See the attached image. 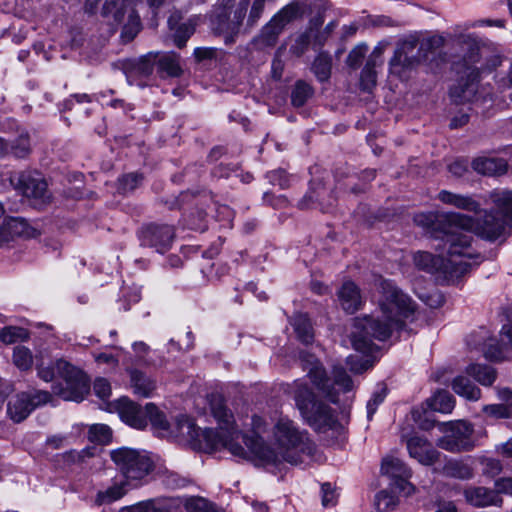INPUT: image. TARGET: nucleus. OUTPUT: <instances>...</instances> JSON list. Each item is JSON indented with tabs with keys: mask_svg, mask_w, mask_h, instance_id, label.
I'll return each mask as SVG.
<instances>
[{
	"mask_svg": "<svg viewBox=\"0 0 512 512\" xmlns=\"http://www.w3.org/2000/svg\"><path fill=\"white\" fill-rule=\"evenodd\" d=\"M438 199L442 203L457 209L481 214L478 217H472L462 213L450 212L449 215L444 216L446 224L456 227L458 233L467 235L474 233L484 240L495 241L505 231V218L512 220V190L494 189L489 194L490 202L503 217L496 216L492 210L481 209L480 202L472 195L442 190L438 193Z\"/></svg>",
	"mask_w": 512,
	"mask_h": 512,
	"instance_id": "1",
	"label": "nucleus"
},
{
	"mask_svg": "<svg viewBox=\"0 0 512 512\" xmlns=\"http://www.w3.org/2000/svg\"><path fill=\"white\" fill-rule=\"evenodd\" d=\"M382 295L379 299L380 315H365L354 319L351 342L356 351L370 353L374 340L385 341L393 330L402 328L404 320L415 311L411 298L391 281L381 283Z\"/></svg>",
	"mask_w": 512,
	"mask_h": 512,
	"instance_id": "2",
	"label": "nucleus"
},
{
	"mask_svg": "<svg viewBox=\"0 0 512 512\" xmlns=\"http://www.w3.org/2000/svg\"><path fill=\"white\" fill-rule=\"evenodd\" d=\"M272 434L274 448L267 446L258 435L247 436L240 432L239 439L245 444L243 448L247 453L246 457L240 458L264 467H277L284 462L291 465L303 463L316 451V445L307 432L300 430L288 417L277 419Z\"/></svg>",
	"mask_w": 512,
	"mask_h": 512,
	"instance_id": "3",
	"label": "nucleus"
},
{
	"mask_svg": "<svg viewBox=\"0 0 512 512\" xmlns=\"http://www.w3.org/2000/svg\"><path fill=\"white\" fill-rule=\"evenodd\" d=\"M212 414L218 423L217 429L201 430L186 416L176 421V434L194 449L208 453L227 449L235 457H246V450L239 442L240 431L234 424L232 413L221 402L212 404Z\"/></svg>",
	"mask_w": 512,
	"mask_h": 512,
	"instance_id": "4",
	"label": "nucleus"
},
{
	"mask_svg": "<svg viewBox=\"0 0 512 512\" xmlns=\"http://www.w3.org/2000/svg\"><path fill=\"white\" fill-rule=\"evenodd\" d=\"M453 40L456 44L467 48L463 58L467 66L465 72L467 77L461 78L450 89L451 99L456 104L491 101V97L482 95L478 90V81L481 71H491L501 64L500 55L492 45L478 41L472 34L454 35Z\"/></svg>",
	"mask_w": 512,
	"mask_h": 512,
	"instance_id": "5",
	"label": "nucleus"
},
{
	"mask_svg": "<svg viewBox=\"0 0 512 512\" xmlns=\"http://www.w3.org/2000/svg\"><path fill=\"white\" fill-rule=\"evenodd\" d=\"M283 390L294 399L302 417L316 431L324 432L336 425L334 411L325 403L316 400L306 382L297 379L285 384Z\"/></svg>",
	"mask_w": 512,
	"mask_h": 512,
	"instance_id": "6",
	"label": "nucleus"
},
{
	"mask_svg": "<svg viewBox=\"0 0 512 512\" xmlns=\"http://www.w3.org/2000/svg\"><path fill=\"white\" fill-rule=\"evenodd\" d=\"M36 358V368L38 376L46 381H52L55 373L65 381V387H54L53 392L66 401L80 402L89 392V379L79 368L71 365L65 360H57L54 366H45L44 360L38 355Z\"/></svg>",
	"mask_w": 512,
	"mask_h": 512,
	"instance_id": "7",
	"label": "nucleus"
},
{
	"mask_svg": "<svg viewBox=\"0 0 512 512\" xmlns=\"http://www.w3.org/2000/svg\"><path fill=\"white\" fill-rule=\"evenodd\" d=\"M449 214L418 213L414 216V222L417 226L430 231L435 238H440L452 257L458 255L471 256L473 254V237L458 233L456 227L448 226L444 221V216Z\"/></svg>",
	"mask_w": 512,
	"mask_h": 512,
	"instance_id": "8",
	"label": "nucleus"
},
{
	"mask_svg": "<svg viewBox=\"0 0 512 512\" xmlns=\"http://www.w3.org/2000/svg\"><path fill=\"white\" fill-rule=\"evenodd\" d=\"M301 361L304 362L303 369L307 370L308 377L317 390L330 402L338 403L340 392L346 393L353 390L354 385L346 370L340 366H334L333 382L327 377L326 371L321 363L309 354H301Z\"/></svg>",
	"mask_w": 512,
	"mask_h": 512,
	"instance_id": "9",
	"label": "nucleus"
},
{
	"mask_svg": "<svg viewBox=\"0 0 512 512\" xmlns=\"http://www.w3.org/2000/svg\"><path fill=\"white\" fill-rule=\"evenodd\" d=\"M443 248L447 250L444 246ZM482 260L483 257L474 248L471 256L458 255L457 257H452L447 253L446 259L425 251H419L414 255V263L419 269L429 273L442 271L450 278L463 276L473 265H479Z\"/></svg>",
	"mask_w": 512,
	"mask_h": 512,
	"instance_id": "10",
	"label": "nucleus"
},
{
	"mask_svg": "<svg viewBox=\"0 0 512 512\" xmlns=\"http://www.w3.org/2000/svg\"><path fill=\"white\" fill-rule=\"evenodd\" d=\"M116 468L133 487L144 484L154 469V463L146 451L121 447L110 452Z\"/></svg>",
	"mask_w": 512,
	"mask_h": 512,
	"instance_id": "11",
	"label": "nucleus"
},
{
	"mask_svg": "<svg viewBox=\"0 0 512 512\" xmlns=\"http://www.w3.org/2000/svg\"><path fill=\"white\" fill-rule=\"evenodd\" d=\"M300 16L301 8L298 3L287 4L262 27L259 34L253 39L255 46L259 49L273 47L286 25Z\"/></svg>",
	"mask_w": 512,
	"mask_h": 512,
	"instance_id": "12",
	"label": "nucleus"
},
{
	"mask_svg": "<svg viewBox=\"0 0 512 512\" xmlns=\"http://www.w3.org/2000/svg\"><path fill=\"white\" fill-rule=\"evenodd\" d=\"M419 44V34L413 33L401 38L396 45L394 55L390 59V73L404 78L406 73L420 64L418 51L414 53Z\"/></svg>",
	"mask_w": 512,
	"mask_h": 512,
	"instance_id": "13",
	"label": "nucleus"
},
{
	"mask_svg": "<svg viewBox=\"0 0 512 512\" xmlns=\"http://www.w3.org/2000/svg\"><path fill=\"white\" fill-rule=\"evenodd\" d=\"M473 433V425L466 421L451 423L438 439L437 446L451 453L471 451L476 446Z\"/></svg>",
	"mask_w": 512,
	"mask_h": 512,
	"instance_id": "14",
	"label": "nucleus"
},
{
	"mask_svg": "<svg viewBox=\"0 0 512 512\" xmlns=\"http://www.w3.org/2000/svg\"><path fill=\"white\" fill-rule=\"evenodd\" d=\"M51 394L47 391L22 392L10 397L7 414L14 422H21L37 407L48 403Z\"/></svg>",
	"mask_w": 512,
	"mask_h": 512,
	"instance_id": "15",
	"label": "nucleus"
},
{
	"mask_svg": "<svg viewBox=\"0 0 512 512\" xmlns=\"http://www.w3.org/2000/svg\"><path fill=\"white\" fill-rule=\"evenodd\" d=\"M17 189L24 197L30 199L33 205H43L51 199L46 180L36 171L21 172L18 176Z\"/></svg>",
	"mask_w": 512,
	"mask_h": 512,
	"instance_id": "16",
	"label": "nucleus"
},
{
	"mask_svg": "<svg viewBox=\"0 0 512 512\" xmlns=\"http://www.w3.org/2000/svg\"><path fill=\"white\" fill-rule=\"evenodd\" d=\"M235 0H219V4L214 8L210 16L212 29L224 36L226 44L235 42V38L239 35L240 29L232 30V13L228 9Z\"/></svg>",
	"mask_w": 512,
	"mask_h": 512,
	"instance_id": "17",
	"label": "nucleus"
},
{
	"mask_svg": "<svg viewBox=\"0 0 512 512\" xmlns=\"http://www.w3.org/2000/svg\"><path fill=\"white\" fill-rule=\"evenodd\" d=\"M174 229L170 225L151 224L140 232L141 245L154 248L159 253H165L174 239Z\"/></svg>",
	"mask_w": 512,
	"mask_h": 512,
	"instance_id": "18",
	"label": "nucleus"
},
{
	"mask_svg": "<svg viewBox=\"0 0 512 512\" xmlns=\"http://www.w3.org/2000/svg\"><path fill=\"white\" fill-rule=\"evenodd\" d=\"M381 472L393 480L392 484L399 492L409 495L414 490V487L408 481L412 472L400 459L394 457L384 458Z\"/></svg>",
	"mask_w": 512,
	"mask_h": 512,
	"instance_id": "19",
	"label": "nucleus"
},
{
	"mask_svg": "<svg viewBox=\"0 0 512 512\" xmlns=\"http://www.w3.org/2000/svg\"><path fill=\"white\" fill-rule=\"evenodd\" d=\"M463 495L466 502L476 508L501 507L504 502L494 489L484 486H470L464 490Z\"/></svg>",
	"mask_w": 512,
	"mask_h": 512,
	"instance_id": "20",
	"label": "nucleus"
},
{
	"mask_svg": "<svg viewBox=\"0 0 512 512\" xmlns=\"http://www.w3.org/2000/svg\"><path fill=\"white\" fill-rule=\"evenodd\" d=\"M407 449L410 457L423 465H433L439 461L441 453L425 438L413 436L407 440Z\"/></svg>",
	"mask_w": 512,
	"mask_h": 512,
	"instance_id": "21",
	"label": "nucleus"
},
{
	"mask_svg": "<svg viewBox=\"0 0 512 512\" xmlns=\"http://www.w3.org/2000/svg\"><path fill=\"white\" fill-rule=\"evenodd\" d=\"M118 414L123 422L136 429L146 427L145 407L128 398H121L117 403Z\"/></svg>",
	"mask_w": 512,
	"mask_h": 512,
	"instance_id": "22",
	"label": "nucleus"
},
{
	"mask_svg": "<svg viewBox=\"0 0 512 512\" xmlns=\"http://www.w3.org/2000/svg\"><path fill=\"white\" fill-rule=\"evenodd\" d=\"M472 168L484 176H501L507 172L506 160L492 157H478L472 161Z\"/></svg>",
	"mask_w": 512,
	"mask_h": 512,
	"instance_id": "23",
	"label": "nucleus"
},
{
	"mask_svg": "<svg viewBox=\"0 0 512 512\" xmlns=\"http://www.w3.org/2000/svg\"><path fill=\"white\" fill-rule=\"evenodd\" d=\"M338 297L342 308L348 313H355L362 304L360 290L352 281H346L338 291Z\"/></svg>",
	"mask_w": 512,
	"mask_h": 512,
	"instance_id": "24",
	"label": "nucleus"
},
{
	"mask_svg": "<svg viewBox=\"0 0 512 512\" xmlns=\"http://www.w3.org/2000/svg\"><path fill=\"white\" fill-rule=\"evenodd\" d=\"M129 376L133 393L140 397H150L156 389V380L138 369H130Z\"/></svg>",
	"mask_w": 512,
	"mask_h": 512,
	"instance_id": "25",
	"label": "nucleus"
},
{
	"mask_svg": "<svg viewBox=\"0 0 512 512\" xmlns=\"http://www.w3.org/2000/svg\"><path fill=\"white\" fill-rule=\"evenodd\" d=\"M180 19V14L173 13L168 19V25L170 30L174 31L173 38L175 45L178 48H183L188 39L193 35L195 26L190 21L178 24Z\"/></svg>",
	"mask_w": 512,
	"mask_h": 512,
	"instance_id": "26",
	"label": "nucleus"
},
{
	"mask_svg": "<svg viewBox=\"0 0 512 512\" xmlns=\"http://www.w3.org/2000/svg\"><path fill=\"white\" fill-rule=\"evenodd\" d=\"M469 377L467 374L456 376L451 383V387L460 397L469 401H477L481 398V390Z\"/></svg>",
	"mask_w": 512,
	"mask_h": 512,
	"instance_id": "27",
	"label": "nucleus"
},
{
	"mask_svg": "<svg viewBox=\"0 0 512 512\" xmlns=\"http://www.w3.org/2000/svg\"><path fill=\"white\" fill-rule=\"evenodd\" d=\"M156 63L159 71L169 77H179L183 72L180 63V55L176 52L158 53Z\"/></svg>",
	"mask_w": 512,
	"mask_h": 512,
	"instance_id": "28",
	"label": "nucleus"
},
{
	"mask_svg": "<svg viewBox=\"0 0 512 512\" xmlns=\"http://www.w3.org/2000/svg\"><path fill=\"white\" fill-rule=\"evenodd\" d=\"M465 374L473 377L482 386H491L497 378L496 370L484 364H470L466 367Z\"/></svg>",
	"mask_w": 512,
	"mask_h": 512,
	"instance_id": "29",
	"label": "nucleus"
},
{
	"mask_svg": "<svg viewBox=\"0 0 512 512\" xmlns=\"http://www.w3.org/2000/svg\"><path fill=\"white\" fill-rule=\"evenodd\" d=\"M445 44V38L440 34H432L421 37L419 35L418 56L420 63L426 61L430 54L435 53L438 49L442 48Z\"/></svg>",
	"mask_w": 512,
	"mask_h": 512,
	"instance_id": "30",
	"label": "nucleus"
},
{
	"mask_svg": "<svg viewBox=\"0 0 512 512\" xmlns=\"http://www.w3.org/2000/svg\"><path fill=\"white\" fill-rule=\"evenodd\" d=\"M26 229L25 222L20 218L10 217L0 225V245L8 243L16 236L24 234Z\"/></svg>",
	"mask_w": 512,
	"mask_h": 512,
	"instance_id": "31",
	"label": "nucleus"
},
{
	"mask_svg": "<svg viewBox=\"0 0 512 512\" xmlns=\"http://www.w3.org/2000/svg\"><path fill=\"white\" fill-rule=\"evenodd\" d=\"M128 486L133 487L131 482L125 481L116 483L104 491H99L96 495L95 502L98 505L109 504L121 499L128 491Z\"/></svg>",
	"mask_w": 512,
	"mask_h": 512,
	"instance_id": "32",
	"label": "nucleus"
},
{
	"mask_svg": "<svg viewBox=\"0 0 512 512\" xmlns=\"http://www.w3.org/2000/svg\"><path fill=\"white\" fill-rule=\"evenodd\" d=\"M291 325L302 343L309 344L313 341L314 333L312 325L306 314L299 313L294 315L291 319Z\"/></svg>",
	"mask_w": 512,
	"mask_h": 512,
	"instance_id": "33",
	"label": "nucleus"
},
{
	"mask_svg": "<svg viewBox=\"0 0 512 512\" xmlns=\"http://www.w3.org/2000/svg\"><path fill=\"white\" fill-rule=\"evenodd\" d=\"M443 473L452 478L469 480L474 476L473 468L459 460H449L443 467Z\"/></svg>",
	"mask_w": 512,
	"mask_h": 512,
	"instance_id": "34",
	"label": "nucleus"
},
{
	"mask_svg": "<svg viewBox=\"0 0 512 512\" xmlns=\"http://www.w3.org/2000/svg\"><path fill=\"white\" fill-rule=\"evenodd\" d=\"M429 406L437 412L451 413L455 407V399L448 391L439 390L429 400Z\"/></svg>",
	"mask_w": 512,
	"mask_h": 512,
	"instance_id": "35",
	"label": "nucleus"
},
{
	"mask_svg": "<svg viewBox=\"0 0 512 512\" xmlns=\"http://www.w3.org/2000/svg\"><path fill=\"white\" fill-rule=\"evenodd\" d=\"M148 501L153 512H181L182 501L178 497H159Z\"/></svg>",
	"mask_w": 512,
	"mask_h": 512,
	"instance_id": "36",
	"label": "nucleus"
},
{
	"mask_svg": "<svg viewBox=\"0 0 512 512\" xmlns=\"http://www.w3.org/2000/svg\"><path fill=\"white\" fill-rule=\"evenodd\" d=\"M332 67V59L328 54H319L313 62L312 70L321 82L327 81L330 78Z\"/></svg>",
	"mask_w": 512,
	"mask_h": 512,
	"instance_id": "37",
	"label": "nucleus"
},
{
	"mask_svg": "<svg viewBox=\"0 0 512 512\" xmlns=\"http://www.w3.org/2000/svg\"><path fill=\"white\" fill-rule=\"evenodd\" d=\"M127 0H106L102 8L104 17L112 16L115 23H120L124 19Z\"/></svg>",
	"mask_w": 512,
	"mask_h": 512,
	"instance_id": "38",
	"label": "nucleus"
},
{
	"mask_svg": "<svg viewBox=\"0 0 512 512\" xmlns=\"http://www.w3.org/2000/svg\"><path fill=\"white\" fill-rule=\"evenodd\" d=\"M146 424L148 420L153 427L159 430H167L169 423L162 411H160L153 403H147L145 405Z\"/></svg>",
	"mask_w": 512,
	"mask_h": 512,
	"instance_id": "39",
	"label": "nucleus"
},
{
	"mask_svg": "<svg viewBox=\"0 0 512 512\" xmlns=\"http://www.w3.org/2000/svg\"><path fill=\"white\" fill-rule=\"evenodd\" d=\"M146 424L148 420L153 427L159 430H167L169 423L162 411H160L153 403H147L145 405Z\"/></svg>",
	"mask_w": 512,
	"mask_h": 512,
	"instance_id": "40",
	"label": "nucleus"
},
{
	"mask_svg": "<svg viewBox=\"0 0 512 512\" xmlns=\"http://www.w3.org/2000/svg\"><path fill=\"white\" fill-rule=\"evenodd\" d=\"M375 66L376 62L372 58H369L361 72L360 86L364 91L370 92L376 86L377 73L374 69Z\"/></svg>",
	"mask_w": 512,
	"mask_h": 512,
	"instance_id": "41",
	"label": "nucleus"
},
{
	"mask_svg": "<svg viewBox=\"0 0 512 512\" xmlns=\"http://www.w3.org/2000/svg\"><path fill=\"white\" fill-rule=\"evenodd\" d=\"M312 94L313 89L309 84L304 81H297L291 93L292 105L302 107Z\"/></svg>",
	"mask_w": 512,
	"mask_h": 512,
	"instance_id": "42",
	"label": "nucleus"
},
{
	"mask_svg": "<svg viewBox=\"0 0 512 512\" xmlns=\"http://www.w3.org/2000/svg\"><path fill=\"white\" fill-rule=\"evenodd\" d=\"M10 144V154L15 158H26L31 152V143L28 134L19 135Z\"/></svg>",
	"mask_w": 512,
	"mask_h": 512,
	"instance_id": "43",
	"label": "nucleus"
},
{
	"mask_svg": "<svg viewBox=\"0 0 512 512\" xmlns=\"http://www.w3.org/2000/svg\"><path fill=\"white\" fill-rule=\"evenodd\" d=\"M33 355L25 346H16L13 350V363L20 370H29L33 365Z\"/></svg>",
	"mask_w": 512,
	"mask_h": 512,
	"instance_id": "44",
	"label": "nucleus"
},
{
	"mask_svg": "<svg viewBox=\"0 0 512 512\" xmlns=\"http://www.w3.org/2000/svg\"><path fill=\"white\" fill-rule=\"evenodd\" d=\"M112 439V430L106 424H94L89 429V440L98 444H108Z\"/></svg>",
	"mask_w": 512,
	"mask_h": 512,
	"instance_id": "45",
	"label": "nucleus"
},
{
	"mask_svg": "<svg viewBox=\"0 0 512 512\" xmlns=\"http://www.w3.org/2000/svg\"><path fill=\"white\" fill-rule=\"evenodd\" d=\"M158 57V53L150 52L145 56H142L137 61L132 64L133 70L140 76H148L153 72L154 63H156V59Z\"/></svg>",
	"mask_w": 512,
	"mask_h": 512,
	"instance_id": "46",
	"label": "nucleus"
},
{
	"mask_svg": "<svg viewBox=\"0 0 512 512\" xmlns=\"http://www.w3.org/2000/svg\"><path fill=\"white\" fill-rule=\"evenodd\" d=\"M27 338L28 332L20 327L9 326L3 328L0 332V340L6 344H12L18 340H25Z\"/></svg>",
	"mask_w": 512,
	"mask_h": 512,
	"instance_id": "47",
	"label": "nucleus"
},
{
	"mask_svg": "<svg viewBox=\"0 0 512 512\" xmlns=\"http://www.w3.org/2000/svg\"><path fill=\"white\" fill-rule=\"evenodd\" d=\"M250 6L249 0H240L234 8L231 10L233 21H232V30L240 29L243 25V21L247 16V11Z\"/></svg>",
	"mask_w": 512,
	"mask_h": 512,
	"instance_id": "48",
	"label": "nucleus"
},
{
	"mask_svg": "<svg viewBox=\"0 0 512 512\" xmlns=\"http://www.w3.org/2000/svg\"><path fill=\"white\" fill-rule=\"evenodd\" d=\"M142 179H143L142 175H140L138 173H130V174L124 175L118 180V183H119L118 190L121 193L131 192L138 187V185L141 183Z\"/></svg>",
	"mask_w": 512,
	"mask_h": 512,
	"instance_id": "49",
	"label": "nucleus"
},
{
	"mask_svg": "<svg viewBox=\"0 0 512 512\" xmlns=\"http://www.w3.org/2000/svg\"><path fill=\"white\" fill-rule=\"evenodd\" d=\"M482 411L485 415L495 419L512 418L510 410L502 403L484 405Z\"/></svg>",
	"mask_w": 512,
	"mask_h": 512,
	"instance_id": "50",
	"label": "nucleus"
},
{
	"mask_svg": "<svg viewBox=\"0 0 512 512\" xmlns=\"http://www.w3.org/2000/svg\"><path fill=\"white\" fill-rule=\"evenodd\" d=\"M481 465L483 475L491 478L499 475L503 470L501 461L495 458L485 457L481 460Z\"/></svg>",
	"mask_w": 512,
	"mask_h": 512,
	"instance_id": "51",
	"label": "nucleus"
},
{
	"mask_svg": "<svg viewBox=\"0 0 512 512\" xmlns=\"http://www.w3.org/2000/svg\"><path fill=\"white\" fill-rule=\"evenodd\" d=\"M375 505L379 511L393 510L397 506V499L386 491H380L375 497Z\"/></svg>",
	"mask_w": 512,
	"mask_h": 512,
	"instance_id": "52",
	"label": "nucleus"
},
{
	"mask_svg": "<svg viewBox=\"0 0 512 512\" xmlns=\"http://www.w3.org/2000/svg\"><path fill=\"white\" fill-rule=\"evenodd\" d=\"M140 19L139 17L132 12L129 15V23L123 27L122 37L126 41H131L140 30Z\"/></svg>",
	"mask_w": 512,
	"mask_h": 512,
	"instance_id": "53",
	"label": "nucleus"
},
{
	"mask_svg": "<svg viewBox=\"0 0 512 512\" xmlns=\"http://www.w3.org/2000/svg\"><path fill=\"white\" fill-rule=\"evenodd\" d=\"M310 44V33L304 32L298 35L290 46V52L299 57L308 49Z\"/></svg>",
	"mask_w": 512,
	"mask_h": 512,
	"instance_id": "54",
	"label": "nucleus"
},
{
	"mask_svg": "<svg viewBox=\"0 0 512 512\" xmlns=\"http://www.w3.org/2000/svg\"><path fill=\"white\" fill-rule=\"evenodd\" d=\"M367 49L368 47L365 44L357 45L355 48H353L348 54L346 60L347 65L351 68H357L363 60Z\"/></svg>",
	"mask_w": 512,
	"mask_h": 512,
	"instance_id": "55",
	"label": "nucleus"
},
{
	"mask_svg": "<svg viewBox=\"0 0 512 512\" xmlns=\"http://www.w3.org/2000/svg\"><path fill=\"white\" fill-rule=\"evenodd\" d=\"M386 397V388L382 387L380 390L374 392L372 397L367 402V417L370 420L375 414L378 406L384 401Z\"/></svg>",
	"mask_w": 512,
	"mask_h": 512,
	"instance_id": "56",
	"label": "nucleus"
},
{
	"mask_svg": "<svg viewBox=\"0 0 512 512\" xmlns=\"http://www.w3.org/2000/svg\"><path fill=\"white\" fill-rule=\"evenodd\" d=\"M266 0H254L247 17V25L253 27L263 14Z\"/></svg>",
	"mask_w": 512,
	"mask_h": 512,
	"instance_id": "57",
	"label": "nucleus"
},
{
	"mask_svg": "<svg viewBox=\"0 0 512 512\" xmlns=\"http://www.w3.org/2000/svg\"><path fill=\"white\" fill-rule=\"evenodd\" d=\"M494 491L498 496L507 495L512 497V477H499L494 481Z\"/></svg>",
	"mask_w": 512,
	"mask_h": 512,
	"instance_id": "58",
	"label": "nucleus"
},
{
	"mask_svg": "<svg viewBox=\"0 0 512 512\" xmlns=\"http://www.w3.org/2000/svg\"><path fill=\"white\" fill-rule=\"evenodd\" d=\"M326 193L325 189L324 188H321L319 189L318 191L316 192H310L309 194H307L305 197H304V200L302 202V206L303 207H312L313 205L312 204H308L306 203L307 201H311L313 202L314 200V197L316 198V200L319 201V206L321 207V209L323 211H328L329 208L333 205V201H329L328 203H324L320 200V198L322 196H324V194Z\"/></svg>",
	"mask_w": 512,
	"mask_h": 512,
	"instance_id": "59",
	"label": "nucleus"
},
{
	"mask_svg": "<svg viewBox=\"0 0 512 512\" xmlns=\"http://www.w3.org/2000/svg\"><path fill=\"white\" fill-rule=\"evenodd\" d=\"M94 393L101 399H107L111 394V386L105 378H98L93 384Z\"/></svg>",
	"mask_w": 512,
	"mask_h": 512,
	"instance_id": "60",
	"label": "nucleus"
},
{
	"mask_svg": "<svg viewBox=\"0 0 512 512\" xmlns=\"http://www.w3.org/2000/svg\"><path fill=\"white\" fill-rule=\"evenodd\" d=\"M322 491V505L324 507L334 506L336 503L335 491L332 489L330 483H324L321 486Z\"/></svg>",
	"mask_w": 512,
	"mask_h": 512,
	"instance_id": "61",
	"label": "nucleus"
},
{
	"mask_svg": "<svg viewBox=\"0 0 512 512\" xmlns=\"http://www.w3.org/2000/svg\"><path fill=\"white\" fill-rule=\"evenodd\" d=\"M347 365L350 370L354 373H361L368 369V362L363 361L362 358L354 355H350L346 359Z\"/></svg>",
	"mask_w": 512,
	"mask_h": 512,
	"instance_id": "62",
	"label": "nucleus"
},
{
	"mask_svg": "<svg viewBox=\"0 0 512 512\" xmlns=\"http://www.w3.org/2000/svg\"><path fill=\"white\" fill-rule=\"evenodd\" d=\"M267 178L271 184L279 185L283 189L288 186V178L283 170L269 172Z\"/></svg>",
	"mask_w": 512,
	"mask_h": 512,
	"instance_id": "63",
	"label": "nucleus"
},
{
	"mask_svg": "<svg viewBox=\"0 0 512 512\" xmlns=\"http://www.w3.org/2000/svg\"><path fill=\"white\" fill-rule=\"evenodd\" d=\"M497 396L512 414V389L496 388Z\"/></svg>",
	"mask_w": 512,
	"mask_h": 512,
	"instance_id": "64",
	"label": "nucleus"
}]
</instances>
